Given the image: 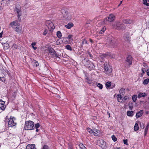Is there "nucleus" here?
<instances>
[{"label":"nucleus","instance_id":"nucleus-1","mask_svg":"<svg viewBox=\"0 0 149 149\" xmlns=\"http://www.w3.org/2000/svg\"><path fill=\"white\" fill-rule=\"evenodd\" d=\"M34 123L32 121L29 120L26 121L24 127V129L26 130H30L34 129Z\"/></svg>","mask_w":149,"mask_h":149},{"label":"nucleus","instance_id":"nucleus-2","mask_svg":"<svg viewBox=\"0 0 149 149\" xmlns=\"http://www.w3.org/2000/svg\"><path fill=\"white\" fill-rule=\"evenodd\" d=\"M113 26L114 28L119 30H123L126 28L125 25L117 21L115 22L113 24Z\"/></svg>","mask_w":149,"mask_h":149},{"label":"nucleus","instance_id":"nucleus-3","mask_svg":"<svg viewBox=\"0 0 149 149\" xmlns=\"http://www.w3.org/2000/svg\"><path fill=\"white\" fill-rule=\"evenodd\" d=\"M49 52L51 57L58 58H60V56H61L60 55L57 54L53 48H50L49 49Z\"/></svg>","mask_w":149,"mask_h":149},{"label":"nucleus","instance_id":"nucleus-4","mask_svg":"<svg viewBox=\"0 0 149 149\" xmlns=\"http://www.w3.org/2000/svg\"><path fill=\"white\" fill-rule=\"evenodd\" d=\"M104 69L106 73L109 75L112 72V68L108 63L106 62L104 65Z\"/></svg>","mask_w":149,"mask_h":149},{"label":"nucleus","instance_id":"nucleus-5","mask_svg":"<svg viewBox=\"0 0 149 149\" xmlns=\"http://www.w3.org/2000/svg\"><path fill=\"white\" fill-rule=\"evenodd\" d=\"M14 11L15 13H17L18 21L20 22L21 20V16L22 15V11L20 8L16 7L14 9Z\"/></svg>","mask_w":149,"mask_h":149},{"label":"nucleus","instance_id":"nucleus-6","mask_svg":"<svg viewBox=\"0 0 149 149\" xmlns=\"http://www.w3.org/2000/svg\"><path fill=\"white\" fill-rule=\"evenodd\" d=\"M62 13L66 21H69L71 19V15L70 13L66 12L65 10H62Z\"/></svg>","mask_w":149,"mask_h":149},{"label":"nucleus","instance_id":"nucleus-7","mask_svg":"<svg viewBox=\"0 0 149 149\" xmlns=\"http://www.w3.org/2000/svg\"><path fill=\"white\" fill-rule=\"evenodd\" d=\"M132 56L130 55H128L126 59V63H127L128 65L130 66L132 64Z\"/></svg>","mask_w":149,"mask_h":149},{"label":"nucleus","instance_id":"nucleus-8","mask_svg":"<svg viewBox=\"0 0 149 149\" xmlns=\"http://www.w3.org/2000/svg\"><path fill=\"white\" fill-rule=\"evenodd\" d=\"M129 33L126 32L124 34L123 36L124 39L127 42H130V38L129 36Z\"/></svg>","mask_w":149,"mask_h":149},{"label":"nucleus","instance_id":"nucleus-9","mask_svg":"<svg viewBox=\"0 0 149 149\" xmlns=\"http://www.w3.org/2000/svg\"><path fill=\"white\" fill-rule=\"evenodd\" d=\"M46 25L49 29H54L55 28L53 23L50 20H48L46 22Z\"/></svg>","mask_w":149,"mask_h":149},{"label":"nucleus","instance_id":"nucleus-10","mask_svg":"<svg viewBox=\"0 0 149 149\" xmlns=\"http://www.w3.org/2000/svg\"><path fill=\"white\" fill-rule=\"evenodd\" d=\"M8 124L9 127H12L16 125V123L14 122L13 118H10L8 121Z\"/></svg>","mask_w":149,"mask_h":149},{"label":"nucleus","instance_id":"nucleus-11","mask_svg":"<svg viewBox=\"0 0 149 149\" xmlns=\"http://www.w3.org/2000/svg\"><path fill=\"white\" fill-rule=\"evenodd\" d=\"M115 19V17L113 14H110L106 18V20L110 22L113 21Z\"/></svg>","mask_w":149,"mask_h":149},{"label":"nucleus","instance_id":"nucleus-12","mask_svg":"<svg viewBox=\"0 0 149 149\" xmlns=\"http://www.w3.org/2000/svg\"><path fill=\"white\" fill-rule=\"evenodd\" d=\"M5 102L2 101L1 100H0V108L2 110H4L6 107V106L4 105Z\"/></svg>","mask_w":149,"mask_h":149},{"label":"nucleus","instance_id":"nucleus-13","mask_svg":"<svg viewBox=\"0 0 149 149\" xmlns=\"http://www.w3.org/2000/svg\"><path fill=\"white\" fill-rule=\"evenodd\" d=\"M88 61L89 63V65L88 66V68L90 70H94L95 67L93 63L91 62V61L88 60Z\"/></svg>","mask_w":149,"mask_h":149},{"label":"nucleus","instance_id":"nucleus-14","mask_svg":"<svg viewBox=\"0 0 149 149\" xmlns=\"http://www.w3.org/2000/svg\"><path fill=\"white\" fill-rule=\"evenodd\" d=\"M11 1V0H2L1 4L3 6H5L9 4Z\"/></svg>","mask_w":149,"mask_h":149},{"label":"nucleus","instance_id":"nucleus-15","mask_svg":"<svg viewBox=\"0 0 149 149\" xmlns=\"http://www.w3.org/2000/svg\"><path fill=\"white\" fill-rule=\"evenodd\" d=\"M108 40L109 41V42H110V43L111 44H114L115 42L114 38L111 36H108Z\"/></svg>","mask_w":149,"mask_h":149},{"label":"nucleus","instance_id":"nucleus-16","mask_svg":"<svg viewBox=\"0 0 149 149\" xmlns=\"http://www.w3.org/2000/svg\"><path fill=\"white\" fill-rule=\"evenodd\" d=\"M18 22L17 20H15L14 21L12 22L10 24V25L11 26L13 29L14 28L15 26L17 25Z\"/></svg>","mask_w":149,"mask_h":149},{"label":"nucleus","instance_id":"nucleus-17","mask_svg":"<svg viewBox=\"0 0 149 149\" xmlns=\"http://www.w3.org/2000/svg\"><path fill=\"white\" fill-rule=\"evenodd\" d=\"M14 29L18 34L21 33L22 29L19 28V25H17V27H15Z\"/></svg>","mask_w":149,"mask_h":149},{"label":"nucleus","instance_id":"nucleus-18","mask_svg":"<svg viewBox=\"0 0 149 149\" xmlns=\"http://www.w3.org/2000/svg\"><path fill=\"white\" fill-rule=\"evenodd\" d=\"M143 110H140L139 112H138L136 113V118H139L141 117L143 114Z\"/></svg>","mask_w":149,"mask_h":149},{"label":"nucleus","instance_id":"nucleus-19","mask_svg":"<svg viewBox=\"0 0 149 149\" xmlns=\"http://www.w3.org/2000/svg\"><path fill=\"white\" fill-rule=\"evenodd\" d=\"M2 44L3 45V49H8L10 47L8 43L2 42Z\"/></svg>","mask_w":149,"mask_h":149},{"label":"nucleus","instance_id":"nucleus-20","mask_svg":"<svg viewBox=\"0 0 149 149\" xmlns=\"http://www.w3.org/2000/svg\"><path fill=\"white\" fill-rule=\"evenodd\" d=\"M99 131L96 129H94L93 130V133L95 136H97L99 134Z\"/></svg>","mask_w":149,"mask_h":149},{"label":"nucleus","instance_id":"nucleus-21","mask_svg":"<svg viewBox=\"0 0 149 149\" xmlns=\"http://www.w3.org/2000/svg\"><path fill=\"white\" fill-rule=\"evenodd\" d=\"M73 26V24L71 22H70L68 23L67 25H65V26L68 29H70L71 27H72Z\"/></svg>","mask_w":149,"mask_h":149},{"label":"nucleus","instance_id":"nucleus-22","mask_svg":"<svg viewBox=\"0 0 149 149\" xmlns=\"http://www.w3.org/2000/svg\"><path fill=\"white\" fill-rule=\"evenodd\" d=\"M134 112L132 111H129L127 112V115L130 116L132 117L134 115Z\"/></svg>","mask_w":149,"mask_h":149},{"label":"nucleus","instance_id":"nucleus-23","mask_svg":"<svg viewBox=\"0 0 149 149\" xmlns=\"http://www.w3.org/2000/svg\"><path fill=\"white\" fill-rule=\"evenodd\" d=\"M125 93V89L123 88H121L119 91V93L121 95H123Z\"/></svg>","mask_w":149,"mask_h":149},{"label":"nucleus","instance_id":"nucleus-24","mask_svg":"<svg viewBox=\"0 0 149 149\" xmlns=\"http://www.w3.org/2000/svg\"><path fill=\"white\" fill-rule=\"evenodd\" d=\"M132 22V21L130 19H125L123 21V22L126 24H131Z\"/></svg>","mask_w":149,"mask_h":149},{"label":"nucleus","instance_id":"nucleus-25","mask_svg":"<svg viewBox=\"0 0 149 149\" xmlns=\"http://www.w3.org/2000/svg\"><path fill=\"white\" fill-rule=\"evenodd\" d=\"M33 147H35V144H28L27 146L26 149H33Z\"/></svg>","mask_w":149,"mask_h":149},{"label":"nucleus","instance_id":"nucleus-26","mask_svg":"<svg viewBox=\"0 0 149 149\" xmlns=\"http://www.w3.org/2000/svg\"><path fill=\"white\" fill-rule=\"evenodd\" d=\"M40 124L39 123H37L35 125L34 127L36 129V132H38L39 131V130L38 128L40 127Z\"/></svg>","mask_w":149,"mask_h":149},{"label":"nucleus","instance_id":"nucleus-27","mask_svg":"<svg viewBox=\"0 0 149 149\" xmlns=\"http://www.w3.org/2000/svg\"><path fill=\"white\" fill-rule=\"evenodd\" d=\"M147 95L145 93H140L138 95V98H140L141 97H144Z\"/></svg>","mask_w":149,"mask_h":149},{"label":"nucleus","instance_id":"nucleus-28","mask_svg":"<svg viewBox=\"0 0 149 149\" xmlns=\"http://www.w3.org/2000/svg\"><path fill=\"white\" fill-rule=\"evenodd\" d=\"M123 97L121 95H118L117 100L118 102H121V101L122 100Z\"/></svg>","mask_w":149,"mask_h":149},{"label":"nucleus","instance_id":"nucleus-29","mask_svg":"<svg viewBox=\"0 0 149 149\" xmlns=\"http://www.w3.org/2000/svg\"><path fill=\"white\" fill-rule=\"evenodd\" d=\"M149 82V79L148 78L144 79L143 82V84L144 85H147Z\"/></svg>","mask_w":149,"mask_h":149},{"label":"nucleus","instance_id":"nucleus-30","mask_svg":"<svg viewBox=\"0 0 149 149\" xmlns=\"http://www.w3.org/2000/svg\"><path fill=\"white\" fill-rule=\"evenodd\" d=\"M32 62L34 63L33 65L35 66L36 67H37L39 65L38 63V61L35 60H33L32 61Z\"/></svg>","mask_w":149,"mask_h":149},{"label":"nucleus","instance_id":"nucleus-31","mask_svg":"<svg viewBox=\"0 0 149 149\" xmlns=\"http://www.w3.org/2000/svg\"><path fill=\"white\" fill-rule=\"evenodd\" d=\"M65 48L68 50H69L70 51H72V48L70 45H67L65 46Z\"/></svg>","mask_w":149,"mask_h":149},{"label":"nucleus","instance_id":"nucleus-32","mask_svg":"<svg viewBox=\"0 0 149 149\" xmlns=\"http://www.w3.org/2000/svg\"><path fill=\"white\" fill-rule=\"evenodd\" d=\"M109 56L111 58H115V56L114 54L111 53H108V56Z\"/></svg>","mask_w":149,"mask_h":149},{"label":"nucleus","instance_id":"nucleus-33","mask_svg":"<svg viewBox=\"0 0 149 149\" xmlns=\"http://www.w3.org/2000/svg\"><path fill=\"white\" fill-rule=\"evenodd\" d=\"M106 28L105 27H103L102 29L100 31L99 33L100 34H102L106 30Z\"/></svg>","mask_w":149,"mask_h":149},{"label":"nucleus","instance_id":"nucleus-34","mask_svg":"<svg viewBox=\"0 0 149 149\" xmlns=\"http://www.w3.org/2000/svg\"><path fill=\"white\" fill-rule=\"evenodd\" d=\"M139 127L138 124L136 123L134 127V130L135 131L138 130L139 129Z\"/></svg>","mask_w":149,"mask_h":149},{"label":"nucleus","instance_id":"nucleus-35","mask_svg":"<svg viewBox=\"0 0 149 149\" xmlns=\"http://www.w3.org/2000/svg\"><path fill=\"white\" fill-rule=\"evenodd\" d=\"M100 56H101V58H103L104 57H107L108 56V53L106 54H102Z\"/></svg>","mask_w":149,"mask_h":149},{"label":"nucleus","instance_id":"nucleus-36","mask_svg":"<svg viewBox=\"0 0 149 149\" xmlns=\"http://www.w3.org/2000/svg\"><path fill=\"white\" fill-rule=\"evenodd\" d=\"M96 85L100 89H102L103 88V85L101 84L97 83Z\"/></svg>","mask_w":149,"mask_h":149},{"label":"nucleus","instance_id":"nucleus-37","mask_svg":"<svg viewBox=\"0 0 149 149\" xmlns=\"http://www.w3.org/2000/svg\"><path fill=\"white\" fill-rule=\"evenodd\" d=\"M86 81L88 83L91 84L92 83V81L90 79H89L88 77H87L85 79Z\"/></svg>","mask_w":149,"mask_h":149},{"label":"nucleus","instance_id":"nucleus-38","mask_svg":"<svg viewBox=\"0 0 149 149\" xmlns=\"http://www.w3.org/2000/svg\"><path fill=\"white\" fill-rule=\"evenodd\" d=\"M137 98V96L136 95H134L132 97V99L133 101L135 102Z\"/></svg>","mask_w":149,"mask_h":149},{"label":"nucleus","instance_id":"nucleus-39","mask_svg":"<svg viewBox=\"0 0 149 149\" xmlns=\"http://www.w3.org/2000/svg\"><path fill=\"white\" fill-rule=\"evenodd\" d=\"M81 44L82 45H84V44H86L88 45V43L87 42V41L86 40L85 38H84L83 39Z\"/></svg>","mask_w":149,"mask_h":149},{"label":"nucleus","instance_id":"nucleus-40","mask_svg":"<svg viewBox=\"0 0 149 149\" xmlns=\"http://www.w3.org/2000/svg\"><path fill=\"white\" fill-rule=\"evenodd\" d=\"M56 35L57 37L59 38H61L62 36L61 33L59 31L57 32Z\"/></svg>","mask_w":149,"mask_h":149},{"label":"nucleus","instance_id":"nucleus-41","mask_svg":"<svg viewBox=\"0 0 149 149\" xmlns=\"http://www.w3.org/2000/svg\"><path fill=\"white\" fill-rule=\"evenodd\" d=\"M111 82L110 81L107 82L106 84L107 88H109L111 85Z\"/></svg>","mask_w":149,"mask_h":149},{"label":"nucleus","instance_id":"nucleus-42","mask_svg":"<svg viewBox=\"0 0 149 149\" xmlns=\"http://www.w3.org/2000/svg\"><path fill=\"white\" fill-rule=\"evenodd\" d=\"M128 98V97L127 96H125L124 97H123V98L122 99V100L121 101V102H124Z\"/></svg>","mask_w":149,"mask_h":149},{"label":"nucleus","instance_id":"nucleus-43","mask_svg":"<svg viewBox=\"0 0 149 149\" xmlns=\"http://www.w3.org/2000/svg\"><path fill=\"white\" fill-rule=\"evenodd\" d=\"M36 45V43L35 42H32L31 45L32 47L35 50H36L37 48V47H34Z\"/></svg>","mask_w":149,"mask_h":149},{"label":"nucleus","instance_id":"nucleus-44","mask_svg":"<svg viewBox=\"0 0 149 149\" xmlns=\"http://www.w3.org/2000/svg\"><path fill=\"white\" fill-rule=\"evenodd\" d=\"M111 138L112 140L114 141H116L117 140V138L115 137V136L114 135H113L111 136Z\"/></svg>","mask_w":149,"mask_h":149},{"label":"nucleus","instance_id":"nucleus-45","mask_svg":"<svg viewBox=\"0 0 149 149\" xmlns=\"http://www.w3.org/2000/svg\"><path fill=\"white\" fill-rule=\"evenodd\" d=\"M143 4L147 6H149V3H147V0H143Z\"/></svg>","mask_w":149,"mask_h":149},{"label":"nucleus","instance_id":"nucleus-46","mask_svg":"<svg viewBox=\"0 0 149 149\" xmlns=\"http://www.w3.org/2000/svg\"><path fill=\"white\" fill-rule=\"evenodd\" d=\"M79 149L81 148H84L85 147L84 145L82 143H80L79 145Z\"/></svg>","mask_w":149,"mask_h":149},{"label":"nucleus","instance_id":"nucleus-47","mask_svg":"<svg viewBox=\"0 0 149 149\" xmlns=\"http://www.w3.org/2000/svg\"><path fill=\"white\" fill-rule=\"evenodd\" d=\"M100 143L101 145H104L106 144V143L105 142V141L102 140L100 141Z\"/></svg>","mask_w":149,"mask_h":149},{"label":"nucleus","instance_id":"nucleus-48","mask_svg":"<svg viewBox=\"0 0 149 149\" xmlns=\"http://www.w3.org/2000/svg\"><path fill=\"white\" fill-rule=\"evenodd\" d=\"M87 131L88 132L90 133H91L92 132L93 133V130L89 128H87Z\"/></svg>","mask_w":149,"mask_h":149},{"label":"nucleus","instance_id":"nucleus-49","mask_svg":"<svg viewBox=\"0 0 149 149\" xmlns=\"http://www.w3.org/2000/svg\"><path fill=\"white\" fill-rule=\"evenodd\" d=\"M47 33V30L46 29H45L43 33V35L45 36Z\"/></svg>","mask_w":149,"mask_h":149},{"label":"nucleus","instance_id":"nucleus-50","mask_svg":"<svg viewBox=\"0 0 149 149\" xmlns=\"http://www.w3.org/2000/svg\"><path fill=\"white\" fill-rule=\"evenodd\" d=\"M5 79L4 77H0V80L4 82L5 80Z\"/></svg>","mask_w":149,"mask_h":149},{"label":"nucleus","instance_id":"nucleus-51","mask_svg":"<svg viewBox=\"0 0 149 149\" xmlns=\"http://www.w3.org/2000/svg\"><path fill=\"white\" fill-rule=\"evenodd\" d=\"M124 143L125 144H126V145H127V139H124L123 140Z\"/></svg>","mask_w":149,"mask_h":149},{"label":"nucleus","instance_id":"nucleus-52","mask_svg":"<svg viewBox=\"0 0 149 149\" xmlns=\"http://www.w3.org/2000/svg\"><path fill=\"white\" fill-rule=\"evenodd\" d=\"M72 35H69L67 38L69 39H72Z\"/></svg>","mask_w":149,"mask_h":149},{"label":"nucleus","instance_id":"nucleus-53","mask_svg":"<svg viewBox=\"0 0 149 149\" xmlns=\"http://www.w3.org/2000/svg\"><path fill=\"white\" fill-rule=\"evenodd\" d=\"M148 131V129L147 128H146L145 129V133H144V135L145 136L147 134V133Z\"/></svg>","mask_w":149,"mask_h":149},{"label":"nucleus","instance_id":"nucleus-54","mask_svg":"<svg viewBox=\"0 0 149 149\" xmlns=\"http://www.w3.org/2000/svg\"><path fill=\"white\" fill-rule=\"evenodd\" d=\"M140 127L141 128L143 129L145 127L144 124L143 123H142V124H141Z\"/></svg>","mask_w":149,"mask_h":149},{"label":"nucleus","instance_id":"nucleus-55","mask_svg":"<svg viewBox=\"0 0 149 149\" xmlns=\"http://www.w3.org/2000/svg\"><path fill=\"white\" fill-rule=\"evenodd\" d=\"M42 149H49L48 148V146L47 145H45L43 148Z\"/></svg>","mask_w":149,"mask_h":149},{"label":"nucleus","instance_id":"nucleus-56","mask_svg":"<svg viewBox=\"0 0 149 149\" xmlns=\"http://www.w3.org/2000/svg\"><path fill=\"white\" fill-rule=\"evenodd\" d=\"M88 54H89L90 57H91V58H93V55L91 54L90 52H88Z\"/></svg>","mask_w":149,"mask_h":149},{"label":"nucleus","instance_id":"nucleus-57","mask_svg":"<svg viewBox=\"0 0 149 149\" xmlns=\"http://www.w3.org/2000/svg\"><path fill=\"white\" fill-rule=\"evenodd\" d=\"M141 71H146V69L145 68H142V69H141Z\"/></svg>","mask_w":149,"mask_h":149},{"label":"nucleus","instance_id":"nucleus-58","mask_svg":"<svg viewBox=\"0 0 149 149\" xmlns=\"http://www.w3.org/2000/svg\"><path fill=\"white\" fill-rule=\"evenodd\" d=\"M3 33V31H2L1 33H0V38H1L2 37Z\"/></svg>","mask_w":149,"mask_h":149},{"label":"nucleus","instance_id":"nucleus-59","mask_svg":"<svg viewBox=\"0 0 149 149\" xmlns=\"http://www.w3.org/2000/svg\"><path fill=\"white\" fill-rule=\"evenodd\" d=\"M90 41L92 43H93V41L92 40L91 38L89 39Z\"/></svg>","mask_w":149,"mask_h":149},{"label":"nucleus","instance_id":"nucleus-60","mask_svg":"<svg viewBox=\"0 0 149 149\" xmlns=\"http://www.w3.org/2000/svg\"><path fill=\"white\" fill-rule=\"evenodd\" d=\"M149 123H148V124H147V125L146 126V128H147V129H148V127H149Z\"/></svg>","mask_w":149,"mask_h":149},{"label":"nucleus","instance_id":"nucleus-61","mask_svg":"<svg viewBox=\"0 0 149 149\" xmlns=\"http://www.w3.org/2000/svg\"><path fill=\"white\" fill-rule=\"evenodd\" d=\"M148 70L149 71V69H147V71H148ZM147 74L148 76H149V71L147 72Z\"/></svg>","mask_w":149,"mask_h":149},{"label":"nucleus","instance_id":"nucleus-62","mask_svg":"<svg viewBox=\"0 0 149 149\" xmlns=\"http://www.w3.org/2000/svg\"><path fill=\"white\" fill-rule=\"evenodd\" d=\"M107 114L108 115H109V117H110V113L109 112H107Z\"/></svg>","mask_w":149,"mask_h":149},{"label":"nucleus","instance_id":"nucleus-63","mask_svg":"<svg viewBox=\"0 0 149 149\" xmlns=\"http://www.w3.org/2000/svg\"><path fill=\"white\" fill-rule=\"evenodd\" d=\"M2 9V8L0 6V10H1Z\"/></svg>","mask_w":149,"mask_h":149},{"label":"nucleus","instance_id":"nucleus-64","mask_svg":"<svg viewBox=\"0 0 149 149\" xmlns=\"http://www.w3.org/2000/svg\"><path fill=\"white\" fill-rule=\"evenodd\" d=\"M148 111H146V114H147L148 113Z\"/></svg>","mask_w":149,"mask_h":149}]
</instances>
